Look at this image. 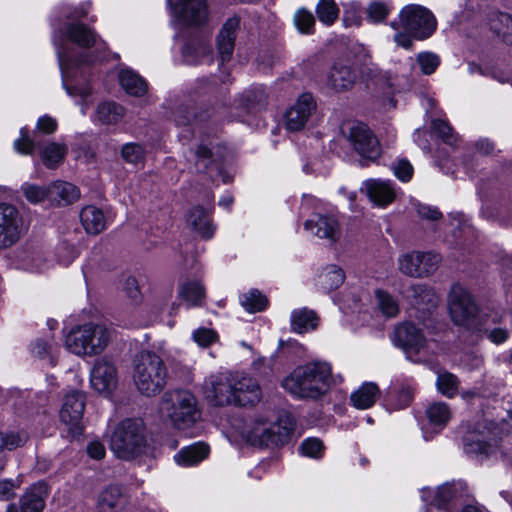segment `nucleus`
Returning <instances> with one entry per match:
<instances>
[{"mask_svg": "<svg viewBox=\"0 0 512 512\" xmlns=\"http://www.w3.org/2000/svg\"><path fill=\"white\" fill-rule=\"evenodd\" d=\"M90 9L91 3L88 1L78 5L61 4L60 14L66 22L55 29L53 34L63 87L68 95L81 98L78 105L83 115L92 103V90L87 82L89 65L97 59L93 52L88 50L93 47L101 50L105 47L92 29L78 22L88 15Z\"/></svg>", "mask_w": 512, "mask_h": 512, "instance_id": "obj_1", "label": "nucleus"}, {"mask_svg": "<svg viewBox=\"0 0 512 512\" xmlns=\"http://www.w3.org/2000/svg\"><path fill=\"white\" fill-rule=\"evenodd\" d=\"M343 381L341 374H333L330 362L313 360L295 367L283 379L282 387L294 398L317 401Z\"/></svg>", "mask_w": 512, "mask_h": 512, "instance_id": "obj_2", "label": "nucleus"}, {"mask_svg": "<svg viewBox=\"0 0 512 512\" xmlns=\"http://www.w3.org/2000/svg\"><path fill=\"white\" fill-rule=\"evenodd\" d=\"M241 438L254 446L282 445L294 431L295 421L289 414L272 420V413H257L253 417L235 424Z\"/></svg>", "mask_w": 512, "mask_h": 512, "instance_id": "obj_3", "label": "nucleus"}, {"mask_svg": "<svg viewBox=\"0 0 512 512\" xmlns=\"http://www.w3.org/2000/svg\"><path fill=\"white\" fill-rule=\"evenodd\" d=\"M391 27L397 31L394 35L397 45L409 49L413 39L429 38L436 30L437 21L428 8L418 4H409L401 9L399 21L392 22Z\"/></svg>", "mask_w": 512, "mask_h": 512, "instance_id": "obj_4", "label": "nucleus"}, {"mask_svg": "<svg viewBox=\"0 0 512 512\" xmlns=\"http://www.w3.org/2000/svg\"><path fill=\"white\" fill-rule=\"evenodd\" d=\"M110 449L122 460H132L148 450L147 429L141 418L119 422L110 436Z\"/></svg>", "mask_w": 512, "mask_h": 512, "instance_id": "obj_5", "label": "nucleus"}, {"mask_svg": "<svg viewBox=\"0 0 512 512\" xmlns=\"http://www.w3.org/2000/svg\"><path fill=\"white\" fill-rule=\"evenodd\" d=\"M159 413L177 430L192 427L201 417L195 396L187 390L166 392L160 399Z\"/></svg>", "mask_w": 512, "mask_h": 512, "instance_id": "obj_6", "label": "nucleus"}, {"mask_svg": "<svg viewBox=\"0 0 512 512\" xmlns=\"http://www.w3.org/2000/svg\"><path fill=\"white\" fill-rule=\"evenodd\" d=\"M167 368L160 356L142 351L134 358L133 380L138 391L145 396L160 393L167 384Z\"/></svg>", "mask_w": 512, "mask_h": 512, "instance_id": "obj_7", "label": "nucleus"}, {"mask_svg": "<svg viewBox=\"0 0 512 512\" xmlns=\"http://www.w3.org/2000/svg\"><path fill=\"white\" fill-rule=\"evenodd\" d=\"M110 340L109 330L102 324L87 323L70 330L65 337V347L78 356L101 353Z\"/></svg>", "mask_w": 512, "mask_h": 512, "instance_id": "obj_8", "label": "nucleus"}, {"mask_svg": "<svg viewBox=\"0 0 512 512\" xmlns=\"http://www.w3.org/2000/svg\"><path fill=\"white\" fill-rule=\"evenodd\" d=\"M490 307L479 308L467 289L459 284L451 287L448 310L454 324L474 331L481 320L482 312Z\"/></svg>", "mask_w": 512, "mask_h": 512, "instance_id": "obj_9", "label": "nucleus"}, {"mask_svg": "<svg viewBox=\"0 0 512 512\" xmlns=\"http://www.w3.org/2000/svg\"><path fill=\"white\" fill-rule=\"evenodd\" d=\"M392 341L404 351L409 360L414 362L426 360L432 351L431 344L421 330L412 323L398 325L394 330Z\"/></svg>", "mask_w": 512, "mask_h": 512, "instance_id": "obj_10", "label": "nucleus"}, {"mask_svg": "<svg viewBox=\"0 0 512 512\" xmlns=\"http://www.w3.org/2000/svg\"><path fill=\"white\" fill-rule=\"evenodd\" d=\"M467 484L462 480H453L439 485L436 488H423L421 499L427 505L450 512L456 502L470 497Z\"/></svg>", "mask_w": 512, "mask_h": 512, "instance_id": "obj_11", "label": "nucleus"}, {"mask_svg": "<svg viewBox=\"0 0 512 512\" xmlns=\"http://www.w3.org/2000/svg\"><path fill=\"white\" fill-rule=\"evenodd\" d=\"M341 130L360 156L369 160L378 158L380 155L379 142L364 123L348 121L342 125Z\"/></svg>", "mask_w": 512, "mask_h": 512, "instance_id": "obj_12", "label": "nucleus"}, {"mask_svg": "<svg viewBox=\"0 0 512 512\" xmlns=\"http://www.w3.org/2000/svg\"><path fill=\"white\" fill-rule=\"evenodd\" d=\"M341 130L360 156L369 160L378 158L380 155L379 142L364 123L348 121L342 125Z\"/></svg>", "mask_w": 512, "mask_h": 512, "instance_id": "obj_13", "label": "nucleus"}, {"mask_svg": "<svg viewBox=\"0 0 512 512\" xmlns=\"http://www.w3.org/2000/svg\"><path fill=\"white\" fill-rule=\"evenodd\" d=\"M170 12L180 25L199 26L208 19L205 0H167Z\"/></svg>", "mask_w": 512, "mask_h": 512, "instance_id": "obj_14", "label": "nucleus"}, {"mask_svg": "<svg viewBox=\"0 0 512 512\" xmlns=\"http://www.w3.org/2000/svg\"><path fill=\"white\" fill-rule=\"evenodd\" d=\"M233 372L211 374L204 382V392L208 401L215 406L232 405L234 400Z\"/></svg>", "mask_w": 512, "mask_h": 512, "instance_id": "obj_15", "label": "nucleus"}, {"mask_svg": "<svg viewBox=\"0 0 512 512\" xmlns=\"http://www.w3.org/2000/svg\"><path fill=\"white\" fill-rule=\"evenodd\" d=\"M85 409V396L78 391L68 393L60 410V421L67 427L68 437L80 436L83 431L82 417Z\"/></svg>", "mask_w": 512, "mask_h": 512, "instance_id": "obj_16", "label": "nucleus"}, {"mask_svg": "<svg viewBox=\"0 0 512 512\" xmlns=\"http://www.w3.org/2000/svg\"><path fill=\"white\" fill-rule=\"evenodd\" d=\"M440 255L432 252H411L399 257L398 264L402 273L412 277L432 274L438 268Z\"/></svg>", "mask_w": 512, "mask_h": 512, "instance_id": "obj_17", "label": "nucleus"}, {"mask_svg": "<svg viewBox=\"0 0 512 512\" xmlns=\"http://www.w3.org/2000/svg\"><path fill=\"white\" fill-rule=\"evenodd\" d=\"M23 220L17 208L11 204H0V248H9L21 237Z\"/></svg>", "mask_w": 512, "mask_h": 512, "instance_id": "obj_18", "label": "nucleus"}, {"mask_svg": "<svg viewBox=\"0 0 512 512\" xmlns=\"http://www.w3.org/2000/svg\"><path fill=\"white\" fill-rule=\"evenodd\" d=\"M213 149L211 144L201 143L197 146L193 152L195 170L207 174L212 180L221 177L224 184L229 183L231 177L224 173L218 155Z\"/></svg>", "mask_w": 512, "mask_h": 512, "instance_id": "obj_19", "label": "nucleus"}, {"mask_svg": "<svg viewBox=\"0 0 512 512\" xmlns=\"http://www.w3.org/2000/svg\"><path fill=\"white\" fill-rule=\"evenodd\" d=\"M92 388L100 394L110 395L117 387L118 377L115 364L108 357L97 359L90 372Z\"/></svg>", "mask_w": 512, "mask_h": 512, "instance_id": "obj_20", "label": "nucleus"}, {"mask_svg": "<svg viewBox=\"0 0 512 512\" xmlns=\"http://www.w3.org/2000/svg\"><path fill=\"white\" fill-rule=\"evenodd\" d=\"M502 317V313L494 308L483 311L479 325L473 332L482 334L495 345L504 344L510 338V331L500 326Z\"/></svg>", "mask_w": 512, "mask_h": 512, "instance_id": "obj_21", "label": "nucleus"}, {"mask_svg": "<svg viewBox=\"0 0 512 512\" xmlns=\"http://www.w3.org/2000/svg\"><path fill=\"white\" fill-rule=\"evenodd\" d=\"M234 400L232 405L248 406L255 405L261 399V389L258 382L251 376L244 373H234L233 385Z\"/></svg>", "mask_w": 512, "mask_h": 512, "instance_id": "obj_22", "label": "nucleus"}, {"mask_svg": "<svg viewBox=\"0 0 512 512\" xmlns=\"http://www.w3.org/2000/svg\"><path fill=\"white\" fill-rule=\"evenodd\" d=\"M316 104L311 94L304 93L285 113V126L290 131L304 128Z\"/></svg>", "mask_w": 512, "mask_h": 512, "instance_id": "obj_23", "label": "nucleus"}, {"mask_svg": "<svg viewBox=\"0 0 512 512\" xmlns=\"http://www.w3.org/2000/svg\"><path fill=\"white\" fill-rule=\"evenodd\" d=\"M17 267L31 272H41L47 267L44 249L36 245H25L13 253Z\"/></svg>", "mask_w": 512, "mask_h": 512, "instance_id": "obj_24", "label": "nucleus"}, {"mask_svg": "<svg viewBox=\"0 0 512 512\" xmlns=\"http://www.w3.org/2000/svg\"><path fill=\"white\" fill-rule=\"evenodd\" d=\"M304 228L315 236L330 242H335L340 237L339 223L332 215L314 214L305 221Z\"/></svg>", "mask_w": 512, "mask_h": 512, "instance_id": "obj_25", "label": "nucleus"}, {"mask_svg": "<svg viewBox=\"0 0 512 512\" xmlns=\"http://www.w3.org/2000/svg\"><path fill=\"white\" fill-rule=\"evenodd\" d=\"M361 190L377 206L385 207L396 197V190L389 180L368 179L363 182Z\"/></svg>", "mask_w": 512, "mask_h": 512, "instance_id": "obj_26", "label": "nucleus"}, {"mask_svg": "<svg viewBox=\"0 0 512 512\" xmlns=\"http://www.w3.org/2000/svg\"><path fill=\"white\" fill-rule=\"evenodd\" d=\"M211 53V47L204 37L193 38L182 48L183 59L189 65L210 63Z\"/></svg>", "mask_w": 512, "mask_h": 512, "instance_id": "obj_27", "label": "nucleus"}, {"mask_svg": "<svg viewBox=\"0 0 512 512\" xmlns=\"http://www.w3.org/2000/svg\"><path fill=\"white\" fill-rule=\"evenodd\" d=\"M238 27L239 19L233 17L224 23L219 32L217 37V47L222 63L228 61L233 53Z\"/></svg>", "mask_w": 512, "mask_h": 512, "instance_id": "obj_28", "label": "nucleus"}, {"mask_svg": "<svg viewBox=\"0 0 512 512\" xmlns=\"http://www.w3.org/2000/svg\"><path fill=\"white\" fill-rule=\"evenodd\" d=\"M48 489L45 483L38 482L30 486L20 499L21 512H42Z\"/></svg>", "mask_w": 512, "mask_h": 512, "instance_id": "obj_29", "label": "nucleus"}, {"mask_svg": "<svg viewBox=\"0 0 512 512\" xmlns=\"http://www.w3.org/2000/svg\"><path fill=\"white\" fill-rule=\"evenodd\" d=\"M495 428H488L487 435L495 436ZM465 450L467 453L480 454L490 456L497 448V440L494 437H489L486 441V435L469 434L465 437Z\"/></svg>", "mask_w": 512, "mask_h": 512, "instance_id": "obj_30", "label": "nucleus"}, {"mask_svg": "<svg viewBox=\"0 0 512 512\" xmlns=\"http://www.w3.org/2000/svg\"><path fill=\"white\" fill-rule=\"evenodd\" d=\"M80 197L79 189L66 181H54L49 185V201L57 205H68Z\"/></svg>", "mask_w": 512, "mask_h": 512, "instance_id": "obj_31", "label": "nucleus"}, {"mask_svg": "<svg viewBox=\"0 0 512 512\" xmlns=\"http://www.w3.org/2000/svg\"><path fill=\"white\" fill-rule=\"evenodd\" d=\"M125 115V109L114 101H104L96 107L92 120L96 124L116 125Z\"/></svg>", "mask_w": 512, "mask_h": 512, "instance_id": "obj_32", "label": "nucleus"}, {"mask_svg": "<svg viewBox=\"0 0 512 512\" xmlns=\"http://www.w3.org/2000/svg\"><path fill=\"white\" fill-rule=\"evenodd\" d=\"M80 221L88 234L97 235L107 227V219L104 212L93 205L82 208L80 212Z\"/></svg>", "mask_w": 512, "mask_h": 512, "instance_id": "obj_33", "label": "nucleus"}, {"mask_svg": "<svg viewBox=\"0 0 512 512\" xmlns=\"http://www.w3.org/2000/svg\"><path fill=\"white\" fill-rule=\"evenodd\" d=\"M429 428L433 433H440L449 423L452 410L444 402H434L426 409Z\"/></svg>", "mask_w": 512, "mask_h": 512, "instance_id": "obj_34", "label": "nucleus"}, {"mask_svg": "<svg viewBox=\"0 0 512 512\" xmlns=\"http://www.w3.org/2000/svg\"><path fill=\"white\" fill-rule=\"evenodd\" d=\"M380 396V390L374 382H365L350 395L351 405L359 410L371 408Z\"/></svg>", "mask_w": 512, "mask_h": 512, "instance_id": "obj_35", "label": "nucleus"}, {"mask_svg": "<svg viewBox=\"0 0 512 512\" xmlns=\"http://www.w3.org/2000/svg\"><path fill=\"white\" fill-rule=\"evenodd\" d=\"M405 296L411 299V303L418 309L434 308L439 302L436 292L424 285H413L406 292Z\"/></svg>", "mask_w": 512, "mask_h": 512, "instance_id": "obj_36", "label": "nucleus"}, {"mask_svg": "<svg viewBox=\"0 0 512 512\" xmlns=\"http://www.w3.org/2000/svg\"><path fill=\"white\" fill-rule=\"evenodd\" d=\"M355 81V74L347 65L336 63L328 74L327 84L335 91L350 89Z\"/></svg>", "mask_w": 512, "mask_h": 512, "instance_id": "obj_37", "label": "nucleus"}, {"mask_svg": "<svg viewBox=\"0 0 512 512\" xmlns=\"http://www.w3.org/2000/svg\"><path fill=\"white\" fill-rule=\"evenodd\" d=\"M209 452V446L199 442L182 448L174 455V460L178 465L183 467L194 466L207 458Z\"/></svg>", "mask_w": 512, "mask_h": 512, "instance_id": "obj_38", "label": "nucleus"}, {"mask_svg": "<svg viewBox=\"0 0 512 512\" xmlns=\"http://www.w3.org/2000/svg\"><path fill=\"white\" fill-rule=\"evenodd\" d=\"M178 298L185 302L187 308L199 307L205 299V288L198 280L185 281L179 286Z\"/></svg>", "mask_w": 512, "mask_h": 512, "instance_id": "obj_39", "label": "nucleus"}, {"mask_svg": "<svg viewBox=\"0 0 512 512\" xmlns=\"http://www.w3.org/2000/svg\"><path fill=\"white\" fill-rule=\"evenodd\" d=\"M187 225L198 233L202 238L210 239L214 234V227L209 215L201 207H195L187 216Z\"/></svg>", "mask_w": 512, "mask_h": 512, "instance_id": "obj_40", "label": "nucleus"}, {"mask_svg": "<svg viewBox=\"0 0 512 512\" xmlns=\"http://www.w3.org/2000/svg\"><path fill=\"white\" fill-rule=\"evenodd\" d=\"M121 87L129 95L141 97L147 92V83L135 71L129 68H123L118 74Z\"/></svg>", "mask_w": 512, "mask_h": 512, "instance_id": "obj_41", "label": "nucleus"}, {"mask_svg": "<svg viewBox=\"0 0 512 512\" xmlns=\"http://www.w3.org/2000/svg\"><path fill=\"white\" fill-rule=\"evenodd\" d=\"M291 329L296 333H307L318 326L315 312L307 308L295 309L291 313Z\"/></svg>", "mask_w": 512, "mask_h": 512, "instance_id": "obj_42", "label": "nucleus"}, {"mask_svg": "<svg viewBox=\"0 0 512 512\" xmlns=\"http://www.w3.org/2000/svg\"><path fill=\"white\" fill-rule=\"evenodd\" d=\"M267 94L263 86H254L245 90L234 100L236 108L249 111L257 106L263 107L266 103Z\"/></svg>", "mask_w": 512, "mask_h": 512, "instance_id": "obj_43", "label": "nucleus"}, {"mask_svg": "<svg viewBox=\"0 0 512 512\" xmlns=\"http://www.w3.org/2000/svg\"><path fill=\"white\" fill-rule=\"evenodd\" d=\"M122 499V487L118 485H109L99 494L97 508L99 512H114L122 503Z\"/></svg>", "mask_w": 512, "mask_h": 512, "instance_id": "obj_44", "label": "nucleus"}, {"mask_svg": "<svg viewBox=\"0 0 512 512\" xmlns=\"http://www.w3.org/2000/svg\"><path fill=\"white\" fill-rule=\"evenodd\" d=\"M374 302L376 307L386 318L396 317L399 313L398 301L387 291L377 289L374 293Z\"/></svg>", "mask_w": 512, "mask_h": 512, "instance_id": "obj_45", "label": "nucleus"}, {"mask_svg": "<svg viewBox=\"0 0 512 512\" xmlns=\"http://www.w3.org/2000/svg\"><path fill=\"white\" fill-rule=\"evenodd\" d=\"M345 274L343 270L336 266H327L319 275V283L324 290H333L341 286L344 282Z\"/></svg>", "mask_w": 512, "mask_h": 512, "instance_id": "obj_46", "label": "nucleus"}, {"mask_svg": "<svg viewBox=\"0 0 512 512\" xmlns=\"http://www.w3.org/2000/svg\"><path fill=\"white\" fill-rule=\"evenodd\" d=\"M415 383L412 379H404L392 388L396 397L395 408L402 409L407 407L413 398Z\"/></svg>", "mask_w": 512, "mask_h": 512, "instance_id": "obj_47", "label": "nucleus"}, {"mask_svg": "<svg viewBox=\"0 0 512 512\" xmlns=\"http://www.w3.org/2000/svg\"><path fill=\"white\" fill-rule=\"evenodd\" d=\"M67 148L59 143H49L41 152L44 165L47 168L57 167L64 159Z\"/></svg>", "mask_w": 512, "mask_h": 512, "instance_id": "obj_48", "label": "nucleus"}, {"mask_svg": "<svg viewBox=\"0 0 512 512\" xmlns=\"http://www.w3.org/2000/svg\"><path fill=\"white\" fill-rule=\"evenodd\" d=\"M491 29L507 43L512 44V16L499 13L491 20Z\"/></svg>", "mask_w": 512, "mask_h": 512, "instance_id": "obj_49", "label": "nucleus"}, {"mask_svg": "<svg viewBox=\"0 0 512 512\" xmlns=\"http://www.w3.org/2000/svg\"><path fill=\"white\" fill-rule=\"evenodd\" d=\"M240 304L247 312L255 313L266 308L267 299L258 290H251L241 295Z\"/></svg>", "mask_w": 512, "mask_h": 512, "instance_id": "obj_50", "label": "nucleus"}, {"mask_svg": "<svg viewBox=\"0 0 512 512\" xmlns=\"http://www.w3.org/2000/svg\"><path fill=\"white\" fill-rule=\"evenodd\" d=\"M436 386L438 391L448 397H454L458 392L459 380L458 378L447 371L439 372L437 376Z\"/></svg>", "mask_w": 512, "mask_h": 512, "instance_id": "obj_51", "label": "nucleus"}, {"mask_svg": "<svg viewBox=\"0 0 512 512\" xmlns=\"http://www.w3.org/2000/svg\"><path fill=\"white\" fill-rule=\"evenodd\" d=\"M316 14L321 23L329 26L337 19L339 9L334 0H320L316 7Z\"/></svg>", "mask_w": 512, "mask_h": 512, "instance_id": "obj_52", "label": "nucleus"}, {"mask_svg": "<svg viewBox=\"0 0 512 512\" xmlns=\"http://www.w3.org/2000/svg\"><path fill=\"white\" fill-rule=\"evenodd\" d=\"M21 191L31 204H39L45 199L49 200V186H39L26 182L21 185Z\"/></svg>", "mask_w": 512, "mask_h": 512, "instance_id": "obj_53", "label": "nucleus"}, {"mask_svg": "<svg viewBox=\"0 0 512 512\" xmlns=\"http://www.w3.org/2000/svg\"><path fill=\"white\" fill-rule=\"evenodd\" d=\"M122 159L129 164H139L145 158V149L141 144L130 142L121 148Z\"/></svg>", "mask_w": 512, "mask_h": 512, "instance_id": "obj_54", "label": "nucleus"}, {"mask_svg": "<svg viewBox=\"0 0 512 512\" xmlns=\"http://www.w3.org/2000/svg\"><path fill=\"white\" fill-rule=\"evenodd\" d=\"M432 132L448 145H454L457 142V135L452 127L443 119H434L431 125Z\"/></svg>", "mask_w": 512, "mask_h": 512, "instance_id": "obj_55", "label": "nucleus"}, {"mask_svg": "<svg viewBox=\"0 0 512 512\" xmlns=\"http://www.w3.org/2000/svg\"><path fill=\"white\" fill-rule=\"evenodd\" d=\"M416 62L423 74L430 75L438 68L440 58L432 52H421L417 55Z\"/></svg>", "mask_w": 512, "mask_h": 512, "instance_id": "obj_56", "label": "nucleus"}, {"mask_svg": "<svg viewBox=\"0 0 512 512\" xmlns=\"http://www.w3.org/2000/svg\"><path fill=\"white\" fill-rule=\"evenodd\" d=\"M303 456L320 459L324 454L323 442L318 438H307L300 445Z\"/></svg>", "mask_w": 512, "mask_h": 512, "instance_id": "obj_57", "label": "nucleus"}, {"mask_svg": "<svg viewBox=\"0 0 512 512\" xmlns=\"http://www.w3.org/2000/svg\"><path fill=\"white\" fill-rule=\"evenodd\" d=\"M192 339L198 346L206 348L217 342L219 336L213 329L200 327L192 332Z\"/></svg>", "mask_w": 512, "mask_h": 512, "instance_id": "obj_58", "label": "nucleus"}, {"mask_svg": "<svg viewBox=\"0 0 512 512\" xmlns=\"http://www.w3.org/2000/svg\"><path fill=\"white\" fill-rule=\"evenodd\" d=\"M294 22L301 33L310 34L313 31L315 19L311 12L300 9L294 16Z\"/></svg>", "mask_w": 512, "mask_h": 512, "instance_id": "obj_59", "label": "nucleus"}, {"mask_svg": "<svg viewBox=\"0 0 512 512\" xmlns=\"http://www.w3.org/2000/svg\"><path fill=\"white\" fill-rule=\"evenodd\" d=\"M391 11V7L385 2H373L367 8V16L371 22L383 21Z\"/></svg>", "mask_w": 512, "mask_h": 512, "instance_id": "obj_60", "label": "nucleus"}, {"mask_svg": "<svg viewBox=\"0 0 512 512\" xmlns=\"http://www.w3.org/2000/svg\"><path fill=\"white\" fill-rule=\"evenodd\" d=\"M27 439L26 434L24 433H9L5 434L0 432V450L15 449L25 443Z\"/></svg>", "mask_w": 512, "mask_h": 512, "instance_id": "obj_61", "label": "nucleus"}, {"mask_svg": "<svg viewBox=\"0 0 512 512\" xmlns=\"http://www.w3.org/2000/svg\"><path fill=\"white\" fill-rule=\"evenodd\" d=\"M392 169L394 175L402 182H408L413 175V167L409 161L405 159L397 160L393 165Z\"/></svg>", "mask_w": 512, "mask_h": 512, "instance_id": "obj_62", "label": "nucleus"}, {"mask_svg": "<svg viewBox=\"0 0 512 512\" xmlns=\"http://www.w3.org/2000/svg\"><path fill=\"white\" fill-rule=\"evenodd\" d=\"M78 252L75 247L62 243L58 249L59 262L63 265H69L76 257Z\"/></svg>", "mask_w": 512, "mask_h": 512, "instance_id": "obj_63", "label": "nucleus"}, {"mask_svg": "<svg viewBox=\"0 0 512 512\" xmlns=\"http://www.w3.org/2000/svg\"><path fill=\"white\" fill-rule=\"evenodd\" d=\"M14 147L21 154H30L33 151V142L28 138L24 128L21 129V136L15 140Z\"/></svg>", "mask_w": 512, "mask_h": 512, "instance_id": "obj_64", "label": "nucleus"}]
</instances>
